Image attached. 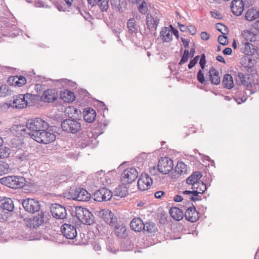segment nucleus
Instances as JSON below:
<instances>
[{
  "label": "nucleus",
  "mask_w": 259,
  "mask_h": 259,
  "mask_svg": "<svg viewBox=\"0 0 259 259\" xmlns=\"http://www.w3.org/2000/svg\"><path fill=\"white\" fill-rule=\"evenodd\" d=\"M127 162H123L117 168L118 171L121 172L120 181L122 184H131L134 182L138 177V172L134 167L125 168L124 166Z\"/></svg>",
  "instance_id": "obj_1"
},
{
  "label": "nucleus",
  "mask_w": 259,
  "mask_h": 259,
  "mask_svg": "<svg viewBox=\"0 0 259 259\" xmlns=\"http://www.w3.org/2000/svg\"><path fill=\"white\" fill-rule=\"evenodd\" d=\"M235 79L238 85H243L246 90L250 91V94L259 90V80L255 82L250 77L246 76L242 72H237L235 75Z\"/></svg>",
  "instance_id": "obj_2"
},
{
  "label": "nucleus",
  "mask_w": 259,
  "mask_h": 259,
  "mask_svg": "<svg viewBox=\"0 0 259 259\" xmlns=\"http://www.w3.org/2000/svg\"><path fill=\"white\" fill-rule=\"evenodd\" d=\"M25 179L21 176H9L0 179V183L12 189H19L26 185Z\"/></svg>",
  "instance_id": "obj_3"
},
{
  "label": "nucleus",
  "mask_w": 259,
  "mask_h": 259,
  "mask_svg": "<svg viewBox=\"0 0 259 259\" xmlns=\"http://www.w3.org/2000/svg\"><path fill=\"white\" fill-rule=\"evenodd\" d=\"M26 126L28 132L31 134H37L42 129H49V124L40 118H35L27 120L26 123Z\"/></svg>",
  "instance_id": "obj_4"
},
{
  "label": "nucleus",
  "mask_w": 259,
  "mask_h": 259,
  "mask_svg": "<svg viewBox=\"0 0 259 259\" xmlns=\"http://www.w3.org/2000/svg\"><path fill=\"white\" fill-rule=\"evenodd\" d=\"M42 129L37 134H31L29 133V135L33 140L38 143L47 144L54 141L56 139V136L53 132L51 130Z\"/></svg>",
  "instance_id": "obj_5"
},
{
  "label": "nucleus",
  "mask_w": 259,
  "mask_h": 259,
  "mask_svg": "<svg viewBox=\"0 0 259 259\" xmlns=\"http://www.w3.org/2000/svg\"><path fill=\"white\" fill-rule=\"evenodd\" d=\"M73 215L83 224L91 225L94 222V215L89 209L81 206H76Z\"/></svg>",
  "instance_id": "obj_6"
},
{
  "label": "nucleus",
  "mask_w": 259,
  "mask_h": 259,
  "mask_svg": "<svg viewBox=\"0 0 259 259\" xmlns=\"http://www.w3.org/2000/svg\"><path fill=\"white\" fill-rule=\"evenodd\" d=\"M61 126L62 130L67 133L76 134L81 129L79 120L71 117L63 120Z\"/></svg>",
  "instance_id": "obj_7"
},
{
  "label": "nucleus",
  "mask_w": 259,
  "mask_h": 259,
  "mask_svg": "<svg viewBox=\"0 0 259 259\" xmlns=\"http://www.w3.org/2000/svg\"><path fill=\"white\" fill-rule=\"evenodd\" d=\"M69 194L72 199L79 201H87L91 198L90 194L83 188H71Z\"/></svg>",
  "instance_id": "obj_8"
},
{
  "label": "nucleus",
  "mask_w": 259,
  "mask_h": 259,
  "mask_svg": "<svg viewBox=\"0 0 259 259\" xmlns=\"http://www.w3.org/2000/svg\"><path fill=\"white\" fill-rule=\"evenodd\" d=\"M258 24L259 20H257L250 30L245 29L242 31V36L246 41L251 42L258 41Z\"/></svg>",
  "instance_id": "obj_9"
},
{
  "label": "nucleus",
  "mask_w": 259,
  "mask_h": 259,
  "mask_svg": "<svg viewBox=\"0 0 259 259\" xmlns=\"http://www.w3.org/2000/svg\"><path fill=\"white\" fill-rule=\"evenodd\" d=\"M22 206L25 211L31 213L39 212L40 209V204L35 199L26 198L23 200Z\"/></svg>",
  "instance_id": "obj_10"
},
{
  "label": "nucleus",
  "mask_w": 259,
  "mask_h": 259,
  "mask_svg": "<svg viewBox=\"0 0 259 259\" xmlns=\"http://www.w3.org/2000/svg\"><path fill=\"white\" fill-rule=\"evenodd\" d=\"M112 196V192L106 188H102L95 191L92 195L94 200L98 202L109 200Z\"/></svg>",
  "instance_id": "obj_11"
},
{
  "label": "nucleus",
  "mask_w": 259,
  "mask_h": 259,
  "mask_svg": "<svg viewBox=\"0 0 259 259\" xmlns=\"http://www.w3.org/2000/svg\"><path fill=\"white\" fill-rule=\"evenodd\" d=\"M173 161L167 157H161L158 161V171L163 174H168L173 168Z\"/></svg>",
  "instance_id": "obj_12"
},
{
  "label": "nucleus",
  "mask_w": 259,
  "mask_h": 259,
  "mask_svg": "<svg viewBox=\"0 0 259 259\" xmlns=\"http://www.w3.org/2000/svg\"><path fill=\"white\" fill-rule=\"evenodd\" d=\"M73 0H63L60 2H57L56 4V7L59 11H70V9H72V7H73L74 10L73 13H79L80 8L76 6L72 5V2Z\"/></svg>",
  "instance_id": "obj_13"
},
{
  "label": "nucleus",
  "mask_w": 259,
  "mask_h": 259,
  "mask_svg": "<svg viewBox=\"0 0 259 259\" xmlns=\"http://www.w3.org/2000/svg\"><path fill=\"white\" fill-rule=\"evenodd\" d=\"M50 209L53 217L57 219H64L67 215L65 207L59 204H53Z\"/></svg>",
  "instance_id": "obj_14"
},
{
  "label": "nucleus",
  "mask_w": 259,
  "mask_h": 259,
  "mask_svg": "<svg viewBox=\"0 0 259 259\" xmlns=\"http://www.w3.org/2000/svg\"><path fill=\"white\" fill-rule=\"evenodd\" d=\"M63 236L67 239H73L77 236V230L75 226L65 223L61 227Z\"/></svg>",
  "instance_id": "obj_15"
},
{
  "label": "nucleus",
  "mask_w": 259,
  "mask_h": 259,
  "mask_svg": "<svg viewBox=\"0 0 259 259\" xmlns=\"http://www.w3.org/2000/svg\"><path fill=\"white\" fill-rule=\"evenodd\" d=\"M152 183V179L148 174H142L138 181V187L141 191L148 190Z\"/></svg>",
  "instance_id": "obj_16"
},
{
  "label": "nucleus",
  "mask_w": 259,
  "mask_h": 259,
  "mask_svg": "<svg viewBox=\"0 0 259 259\" xmlns=\"http://www.w3.org/2000/svg\"><path fill=\"white\" fill-rule=\"evenodd\" d=\"M191 205H190L186 209L185 218L186 220L194 223L198 220L199 213L196 210V207L193 204H191Z\"/></svg>",
  "instance_id": "obj_17"
},
{
  "label": "nucleus",
  "mask_w": 259,
  "mask_h": 259,
  "mask_svg": "<svg viewBox=\"0 0 259 259\" xmlns=\"http://www.w3.org/2000/svg\"><path fill=\"white\" fill-rule=\"evenodd\" d=\"M159 23V19L157 17H153L151 14L146 16V25L151 33L155 34L157 27Z\"/></svg>",
  "instance_id": "obj_18"
},
{
  "label": "nucleus",
  "mask_w": 259,
  "mask_h": 259,
  "mask_svg": "<svg viewBox=\"0 0 259 259\" xmlns=\"http://www.w3.org/2000/svg\"><path fill=\"white\" fill-rule=\"evenodd\" d=\"M202 175L201 172L195 171L193 172L186 180L187 184L192 185V189H198L196 185L200 184V179L202 178Z\"/></svg>",
  "instance_id": "obj_19"
},
{
  "label": "nucleus",
  "mask_w": 259,
  "mask_h": 259,
  "mask_svg": "<svg viewBox=\"0 0 259 259\" xmlns=\"http://www.w3.org/2000/svg\"><path fill=\"white\" fill-rule=\"evenodd\" d=\"M98 215L110 226H113V213L108 209H103L98 212Z\"/></svg>",
  "instance_id": "obj_20"
},
{
  "label": "nucleus",
  "mask_w": 259,
  "mask_h": 259,
  "mask_svg": "<svg viewBox=\"0 0 259 259\" xmlns=\"http://www.w3.org/2000/svg\"><path fill=\"white\" fill-rule=\"evenodd\" d=\"M46 220V213L45 212L40 211L37 215L33 217V219L29 220V224L30 227L33 228H36L39 226L42 225Z\"/></svg>",
  "instance_id": "obj_21"
},
{
  "label": "nucleus",
  "mask_w": 259,
  "mask_h": 259,
  "mask_svg": "<svg viewBox=\"0 0 259 259\" xmlns=\"http://www.w3.org/2000/svg\"><path fill=\"white\" fill-rule=\"evenodd\" d=\"M58 97V94L55 90L48 89L44 92L41 99L44 102L52 103L57 100Z\"/></svg>",
  "instance_id": "obj_22"
},
{
  "label": "nucleus",
  "mask_w": 259,
  "mask_h": 259,
  "mask_svg": "<svg viewBox=\"0 0 259 259\" xmlns=\"http://www.w3.org/2000/svg\"><path fill=\"white\" fill-rule=\"evenodd\" d=\"M244 6L242 0H233L231 4V11L234 15L240 16L243 11Z\"/></svg>",
  "instance_id": "obj_23"
},
{
  "label": "nucleus",
  "mask_w": 259,
  "mask_h": 259,
  "mask_svg": "<svg viewBox=\"0 0 259 259\" xmlns=\"http://www.w3.org/2000/svg\"><path fill=\"white\" fill-rule=\"evenodd\" d=\"M0 207L4 210L11 212L14 209L13 201L9 197H0Z\"/></svg>",
  "instance_id": "obj_24"
},
{
  "label": "nucleus",
  "mask_w": 259,
  "mask_h": 259,
  "mask_svg": "<svg viewBox=\"0 0 259 259\" xmlns=\"http://www.w3.org/2000/svg\"><path fill=\"white\" fill-rule=\"evenodd\" d=\"M114 234L120 239H125L128 236V231L126 226L122 223L114 226Z\"/></svg>",
  "instance_id": "obj_25"
},
{
  "label": "nucleus",
  "mask_w": 259,
  "mask_h": 259,
  "mask_svg": "<svg viewBox=\"0 0 259 259\" xmlns=\"http://www.w3.org/2000/svg\"><path fill=\"white\" fill-rule=\"evenodd\" d=\"M27 100H25L23 94H20L14 99L11 106L15 108L22 109L27 106Z\"/></svg>",
  "instance_id": "obj_26"
},
{
  "label": "nucleus",
  "mask_w": 259,
  "mask_h": 259,
  "mask_svg": "<svg viewBox=\"0 0 259 259\" xmlns=\"http://www.w3.org/2000/svg\"><path fill=\"white\" fill-rule=\"evenodd\" d=\"M83 116L84 120L88 122H93L96 118V111L92 108H85L83 112Z\"/></svg>",
  "instance_id": "obj_27"
},
{
  "label": "nucleus",
  "mask_w": 259,
  "mask_h": 259,
  "mask_svg": "<svg viewBox=\"0 0 259 259\" xmlns=\"http://www.w3.org/2000/svg\"><path fill=\"white\" fill-rule=\"evenodd\" d=\"M130 226L132 230L140 232L144 229V223L140 218H135L131 222Z\"/></svg>",
  "instance_id": "obj_28"
},
{
  "label": "nucleus",
  "mask_w": 259,
  "mask_h": 259,
  "mask_svg": "<svg viewBox=\"0 0 259 259\" xmlns=\"http://www.w3.org/2000/svg\"><path fill=\"white\" fill-rule=\"evenodd\" d=\"M209 80L212 84L218 85L220 83L221 79L219 72L214 67H212L209 71Z\"/></svg>",
  "instance_id": "obj_29"
},
{
  "label": "nucleus",
  "mask_w": 259,
  "mask_h": 259,
  "mask_svg": "<svg viewBox=\"0 0 259 259\" xmlns=\"http://www.w3.org/2000/svg\"><path fill=\"white\" fill-rule=\"evenodd\" d=\"M126 184H120L114 189V196L119 197L120 198L125 197L128 194V188Z\"/></svg>",
  "instance_id": "obj_30"
},
{
  "label": "nucleus",
  "mask_w": 259,
  "mask_h": 259,
  "mask_svg": "<svg viewBox=\"0 0 259 259\" xmlns=\"http://www.w3.org/2000/svg\"><path fill=\"white\" fill-rule=\"evenodd\" d=\"M170 216L176 221H181L184 217L183 211L177 207H172L169 211Z\"/></svg>",
  "instance_id": "obj_31"
},
{
  "label": "nucleus",
  "mask_w": 259,
  "mask_h": 259,
  "mask_svg": "<svg viewBox=\"0 0 259 259\" xmlns=\"http://www.w3.org/2000/svg\"><path fill=\"white\" fill-rule=\"evenodd\" d=\"M60 98L65 102H72L75 99L74 93L70 90H65L60 93Z\"/></svg>",
  "instance_id": "obj_32"
},
{
  "label": "nucleus",
  "mask_w": 259,
  "mask_h": 259,
  "mask_svg": "<svg viewBox=\"0 0 259 259\" xmlns=\"http://www.w3.org/2000/svg\"><path fill=\"white\" fill-rule=\"evenodd\" d=\"M222 85L226 89H231L234 87L233 79L230 74H225L222 80Z\"/></svg>",
  "instance_id": "obj_33"
},
{
  "label": "nucleus",
  "mask_w": 259,
  "mask_h": 259,
  "mask_svg": "<svg viewBox=\"0 0 259 259\" xmlns=\"http://www.w3.org/2000/svg\"><path fill=\"white\" fill-rule=\"evenodd\" d=\"M11 131L13 133L16 132V136H18V135H23L24 134H27L29 135V132H28V129L26 127V125H18L15 124L11 128Z\"/></svg>",
  "instance_id": "obj_34"
},
{
  "label": "nucleus",
  "mask_w": 259,
  "mask_h": 259,
  "mask_svg": "<svg viewBox=\"0 0 259 259\" xmlns=\"http://www.w3.org/2000/svg\"><path fill=\"white\" fill-rule=\"evenodd\" d=\"M160 36L164 42H169L172 40V36L171 34V29L165 27L162 28L160 32Z\"/></svg>",
  "instance_id": "obj_35"
},
{
  "label": "nucleus",
  "mask_w": 259,
  "mask_h": 259,
  "mask_svg": "<svg viewBox=\"0 0 259 259\" xmlns=\"http://www.w3.org/2000/svg\"><path fill=\"white\" fill-rule=\"evenodd\" d=\"M255 45L250 42H245L244 48L242 49L243 52L247 56H251L255 54Z\"/></svg>",
  "instance_id": "obj_36"
},
{
  "label": "nucleus",
  "mask_w": 259,
  "mask_h": 259,
  "mask_svg": "<svg viewBox=\"0 0 259 259\" xmlns=\"http://www.w3.org/2000/svg\"><path fill=\"white\" fill-rule=\"evenodd\" d=\"M256 63V61L255 59H252L251 58L250 63H248V65L246 66L245 69L246 71L250 75H257V70L255 66Z\"/></svg>",
  "instance_id": "obj_37"
},
{
  "label": "nucleus",
  "mask_w": 259,
  "mask_h": 259,
  "mask_svg": "<svg viewBox=\"0 0 259 259\" xmlns=\"http://www.w3.org/2000/svg\"><path fill=\"white\" fill-rule=\"evenodd\" d=\"M114 8L119 13H124L126 9V2L125 0H114Z\"/></svg>",
  "instance_id": "obj_38"
},
{
  "label": "nucleus",
  "mask_w": 259,
  "mask_h": 259,
  "mask_svg": "<svg viewBox=\"0 0 259 259\" xmlns=\"http://www.w3.org/2000/svg\"><path fill=\"white\" fill-rule=\"evenodd\" d=\"M157 231V228L154 223L150 221L144 223V229L143 230L144 233H152Z\"/></svg>",
  "instance_id": "obj_39"
},
{
  "label": "nucleus",
  "mask_w": 259,
  "mask_h": 259,
  "mask_svg": "<svg viewBox=\"0 0 259 259\" xmlns=\"http://www.w3.org/2000/svg\"><path fill=\"white\" fill-rule=\"evenodd\" d=\"M122 241L120 242V247L123 250L127 251L130 250L133 247L134 244L132 243L130 239H121Z\"/></svg>",
  "instance_id": "obj_40"
},
{
  "label": "nucleus",
  "mask_w": 259,
  "mask_h": 259,
  "mask_svg": "<svg viewBox=\"0 0 259 259\" xmlns=\"http://www.w3.org/2000/svg\"><path fill=\"white\" fill-rule=\"evenodd\" d=\"M127 26L131 33H136L138 32V26L136 24V20L134 18H131L128 20Z\"/></svg>",
  "instance_id": "obj_41"
},
{
  "label": "nucleus",
  "mask_w": 259,
  "mask_h": 259,
  "mask_svg": "<svg viewBox=\"0 0 259 259\" xmlns=\"http://www.w3.org/2000/svg\"><path fill=\"white\" fill-rule=\"evenodd\" d=\"M187 170V165L183 162H178L175 167V171L180 175L185 174Z\"/></svg>",
  "instance_id": "obj_42"
},
{
  "label": "nucleus",
  "mask_w": 259,
  "mask_h": 259,
  "mask_svg": "<svg viewBox=\"0 0 259 259\" xmlns=\"http://www.w3.org/2000/svg\"><path fill=\"white\" fill-rule=\"evenodd\" d=\"M98 6L102 12L106 11L109 7V0H96Z\"/></svg>",
  "instance_id": "obj_43"
},
{
  "label": "nucleus",
  "mask_w": 259,
  "mask_h": 259,
  "mask_svg": "<svg viewBox=\"0 0 259 259\" xmlns=\"http://www.w3.org/2000/svg\"><path fill=\"white\" fill-rule=\"evenodd\" d=\"M106 249L111 253H113V236L111 235L106 239Z\"/></svg>",
  "instance_id": "obj_44"
},
{
  "label": "nucleus",
  "mask_w": 259,
  "mask_h": 259,
  "mask_svg": "<svg viewBox=\"0 0 259 259\" xmlns=\"http://www.w3.org/2000/svg\"><path fill=\"white\" fill-rule=\"evenodd\" d=\"M11 91L7 84L0 85V96L6 97L10 94Z\"/></svg>",
  "instance_id": "obj_45"
},
{
  "label": "nucleus",
  "mask_w": 259,
  "mask_h": 259,
  "mask_svg": "<svg viewBox=\"0 0 259 259\" xmlns=\"http://www.w3.org/2000/svg\"><path fill=\"white\" fill-rule=\"evenodd\" d=\"M9 165L8 163L0 161V176L6 174L9 172Z\"/></svg>",
  "instance_id": "obj_46"
},
{
  "label": "nucleus",
  "mask_w": 259,
  "mask_h": 259,
  "mask_svg": "<svg viewBox=\"0 0 259 259\" xmlns=\"http://www.w3.org/2000/svg\"><path fill=\"white\" fill-rule=\"evenodd\" d=\"M193 192L192 193V195L190 196L189 199L194 202L196 201H199L202 199L201 196L199 195L200 194V192L198 191V189H193Z\"/></svg>",
  "instance_id": "obj_47"
},
{
  "label": "nucleus",
  "mask_w": 259,
  "mask_h": 259,
  "mask_svg": "<svg viewBox=\"0 0 259 259\" xmlns=\"http://www.w3.org/2000/svg\"><path fill=\"white\" fill-rule=\"evenodd\" d=\"M256 14L253 10H249L245 14V19L248 21H252L256 19Z\"/></svg>",
  "instance_id": "obj_48"
},
{
  "label": "nucleus",
  "mask_w": 259,
  "mask_h": 259,
  "mask_svg": "<svg viewBox=\"0 0 259 259\" xmlns=\"http://www.w3.org/2000/svg\"><path fill=\"white\" fill-rule=\"evenodd\" d=\"M216 28L217 30L222 33L223 34H227L228 32V28L224 24L219 23L216 24Z\"/></svg>",
  "instance_id": "obj_49"
},
{
  "label": "nucleus",
  "mask_w": 259,
  "mask_h": 259,
  "mask_svg": "<svg viewBox=\"0 0 259 259\" xmlns=\"http://www.w3.org/2000/svg\"><path fill=\"white\" fill-rule=\"evenodd\" d=\"M10 149L0 147V159L5 158L9 156Z\"/></svg>",
  "instance_id": "obj_50"
},
{
  "label": "nucleus",
  "mask_w": 259,
  "mask_h": 259,
  "mask_svg": "<svg viewBox=\"0 0 259 259\" xmlns=\"http://www.w3.org/2000/svg\"><path fill=\"white\" fill-rule=\"evenodd\" d=\"M65 112L68 114V117L70 118L71 117H74V116L73 115L77 114V109L74 107H69L65 109Z\"/></svg>",
  "instance_id": "obj_51"
},
{
  "label": "nucleus",
  "mask_w": 259,
  "mask_h": 259,
  "mask_svg": "<svg viewBox=\"0 0 259 259\" xmlns=\"http://www.w3.org/2000/svg\"><path fill=\"white\" fill-rule=\"evenodd\" d=\"M218 42L223 46L227 45L229 42L228 37L223 35H219L218 38Z\"/></svg>",
  "instance_id": "obj_52"
},
{
  "label": "nucleus",
  "mask_w": 259,
  "mask_h": 259,
  "mask_svg": "<svg viewBox=\"0 0 259 259\" xmlns=\"http://www.w3.org/2000/svg\"><path fill=\"white\" fill-rule=\"evenodd\" d=\"M138 10L142 14H147L148 9L145 2H143L142 4H141L140 6H139Z\"/></svg>",
  "instance_id": "obj_53"
},
{
  "label": "nucleus",
  "mask_w": 259,
  "mask_h": 259,
  "mask_svg": "<svg viewBox=\"0 0 259 259\" xmlns=\"http://www.w3.org/2000/svg\"><path fill=\"white\" fill-rule=\"evenodd\" d=\"M251 58L247 56H243L240 60V63L242 66L245 67L250 63Z\"/></svg>",
  "instance_id": "obj_54"
},
{
  "label": "nucleus",
  "mask_w": 259,
  "mask_h": 259,
  "mask_svg": "<svg viewBox=\"0 0 259 259\" xmlns=\"http://www.w3.org/2000/svg\"><path fill=\"white\" fill-rule=\"evenodd\" d=\"M197 79L198 80V81L201 84H203L205 82V79L204 75L201 70H199L198 71L197 74Z\"/></svg>",
  "instance_id": "obj_55"
},
{
  "label": "nucleus",
  "mask_w": 259,
  "mask_h": 259,
  "mask_svg": "<svg viewBox=\"0 0 259 259\" xmlns=\"http://www.w3.org/2000/svg\"><path fill=\"white\" fill-rule=\"evenodd\" d=\"M206 63V60L205 55L204 54H202L200 56V59L199 62V64L201 68V69H204L205 68Z\"/></svg>",
  "instance_id": "obj_56"
},
{
  "label": "nucleus",
  "mask_w": 259,
  "mask_h": 259,
  "mask_svg": "<svg viewBox=\"0 0 259 259\" xmlns=\"http://www.w3.org/2000/svg\"><path fill=\"white\" fill-rule=\"evenodd\" d=\"M196 187H198V190H199L200 191H201L200 193L201 194L204 193L207 189L205 184L202 181H200V184L196 185Z\"/></svg>",
  "instance_id": "obj_57"
},
{
  "label": "nucleus",
  "mask_w": 259,
  "mask_h": 259,
  "mask_svg": "<svg viewBox=\"0 0 259 259\" xmlns=\"http://www.w3.org/2000/svg\"><path fill=\"white\" fill-rule=\"evenodd\" d=\"M189 57L190 56L189 55L183 54L181 59L179 62V65H182L187 62Z\"/></svg>",
  "instance_id": "obj_58"
},
{
  "label": "nucleus",
  "mask_w": 259,
  "mask_h": 259,
  "mask_svg": "<svg viewBox=\"0 0 259 259\" xmlns=\"http://www.w3.org/2000/svg\"><path fill=\"white\" fill-rule=\"evenodd\" d=\"M171 29V34H174L177 39L179 38V31L177 29L174 28L171 25H170Z\"/></svg>",
  "instance_id": "obj_59"
},
{
  "label": "nucleus",
  "mask_w": 259,
  "mask_h": 259,
  "mask_svg": "<svg viewBox=\"0 0 259 259\" xmlns=\"http://www.w3.org/2000/svg\"><path fill=\"white\" fill-rule=\"evenodd\" d=\"M181 39L182 42H183L184 48L186 49H188L189 47L190 41L189 40H188L187 39L183 37H181Z\"/></svg>",
  "instance_id": "obj_60"
},
{
  "label": "nucleus",
  "mask_w": 259,
  "mask_h": 259,
  "mask_svg": "<svg viewBox=\"0 0 259 259\" xmlns=\"http://www.w3.org/2000/svg\"><path fill=\"white\" fill-rule=\"evenodd\" d=\"M201 38L204 40H207L209 38V34L206 32L203 31L200 34Z\"/></svg>",
  "instance_id": "obj_61"
},
{
  "label": "nucleus",
  "mask_w": 259,
  "mask_h": 259,
  "mask_svg": "<svg viewBox=\"0 0 259 259\" xmlns=\"http://www.w3.org/2000/svg\"><path fill=\"white\" fill-rule=\"evenodd\" d=\"M188 31L191 35H195L197 32L196 28L193 25H189Z\"/></svg>",
  "instance_id": "obj_62"
},
{
  "label": "nucleus",
  "mask_w": 259,
  "mask_h": 259,
  "mask_svg": "<svg viewBox=\"0 0 259 259\" xmlns=\"http://www.w3.org/2000/svg\"><path fill=\"white\" fill-rule=\"evenodd\" d=\"M16 76H11L9 78L8 80V83L10 85H14V84L16 83Z\"/></svg>",
  "instance_id": "obj_63"
},
{
  "label": "nucleus",
  "mask_w": 259,
  "mask_h": 259,
  "mask_svg": "<svg viewBox=\"0 0 259 259\" xmlns=\"http://www.w3.org/2000/svg\"><path fill=\"white\" fill-rule=\"evenodd\" d=\"M165 194V192L163 191H157L154 193V196L156 198L160 199L162 196Z\"/></svg>",
  "instance_id": "obj_64"
}]
</instances>
